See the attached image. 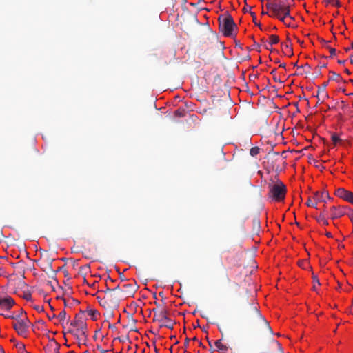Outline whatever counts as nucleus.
I'll list each match as a JSON object with an SVG mask.
<instances>
[{
  "label": "nucleus",
  "instance_id": "f257e3e1",
  "mask_svg": "<svg viewBox=\"0 0 353 353\" xmlns=\"http://www.w3.org/2000/svg\"><path fill=\"white\" fill-rule=\"evenodd\" d=\"M219 30L225 37H233V32L237 30V26L234 23L232 17L228 12L219 17Z\"/></svg>",
  "mask_w": 353,
  "mask_h": 353
},
{
  "label": "nucleus",
  "instance_id": "f03ea898",
  "mask_svg": "<svg viewBox=\"0 0 353 353\" xmlns=\"http://www.w3.org/2000/svg\"><path fill=\"white\" fill-rule=\"evenodd\" d=\"M70 325L76 328L77 332L75 334L77 339H87V324L83 318V312L81 311V313L76 314L74 319L70 323Z\"/></svg>",
  "mask_w": 353,
  "mask_h": 353
},
{
  "label": "nucleus",
  "instance_id": "7ed1b4c3",
  "mask_svg": "<svg viewBox=\"0 0 353 353\" xmlns=\"http://www.w3.org/2000/svg\"><path fill=\"white\" fill-rule=\"evenodd\" d=\"M285 194L286 187L281 181L269 185V195L276 201H283Z\"/></svg>",
  "mask_w": 353,
  "mask_h": 353
},
{
  "label": "nucleus",
  "instance_id": "20e7f679",
  "mask_svg": "<svg viewBox=\"0 0 353 353\" xmlns=\"http://www.w3.org/2000/svg\"><path fill=\"white\" fill-rule=\"evenodd\" d=\"M243 312L244 316L249 320H252L254 318H259L261 319L267 325H268L266 320L261 316L259 310H258L256 303H248L243 307ZM268 326L270 330L272 332L271 327L269 325Z\"/></svg>",
  "mask_w": 353,
  "mask_h": 353
},
{
  "label": "nucleus",
  "instance_id": "39448f33",
  "mask_svg": "<svg viewBox=\"0 0 353 353\" xmlns=\"http://www.w3.org/2000/svg\"><path fill=\"white\" fill-rule=\"evenodd\" d=\"M7 318L14 319L16 321L13 323V327L17 332L21 336H25L28 330V320L27 319H22L19 318V314L13 316H6Z\"/></svg>",
  "mask_w": 353,
  "mask_h": 353
},
{
  "label": "nucleus",
  "instance_id": "423d86ee",
  "mask_svg": "<svg viewBox=\"0 0 353 353\" xmlns=\"http://www.w3.org/2000/svg\"><path fill=\"white\" fill-rule=\"evenodd\" d=\"M15 304L14 300L10 296L0 294V314L5 315L3 310H9Z\"/></svg>",
  "mask_w": 353,
  "mask_h": 353
},
{
  "label": "nucleus",
  "instance_id": "0eeeda50",
  "mask_svg": "<svg viewBox=\"0 0 353 353\" xmlns=\"http://www.w3.org/2000/svg\"><path fill=\"white\" fill-rule=\"evenodd\" d=\"M335 195L352 204H353V192L343 188H339L335 190Z\"/></svg>",
  "mask_w": 353,
  "mask_h": 353
},
{
  "label": "nucleus",
  "instance_id": "6e6552de",
  "mask_svg": "<svg viewBox=\"0 0 353 353\" xmlns=\"http://www.w3.org/2000/svg\"><path fill=\"white\" fill-rule=\"evenodd\" d=\"M105 298L108 301V303H111L113 306L117 307L119 305L120 296L119 294H116L114 291H104Z\"/></svg>",
  "mask_w": 353,
  "mask_h": 353
},
{
  "label": "nucleus",
  "instance_id": "1a4fd4ad",
  "mask_svg": "<svg viewBox=\"0 0 353 353\" xmlns=\"http://www.w3.org/2000/svg\"><path fill=\"white\" fill-rule=\"evenodd\" d=\"M278 13H281L285 17H288L290 21H294V17L290 15V7L288 5H285L281 1L279 3L278 10L276 12V15H278Z\"/></svg>",
  "mask_w": 353,
  "mask_h": 353
},
{
  "label": "nucleus",
  "instance_id": "9d476101",
  "mask_svg": "<svg viewBox=\"0 0 353 353\" xmlns=\"http://www.w3.org/2000/svg\"><path fill=\"white\" fill-rule=\"evenodd\" d=\"M122 289V294L125 296H132L137 290V286L135 283L123 284Z\"/></svg>",
  "mask_w": 353,
  "mask_h": 353
},
{
  "label": "nucleus",
  "instance_id": "9b49d317",
  "mask_svg": "<svg viewBox=\"0 0 353 353\" xmlns=\"http://www.w3.org/2000/svg\"><path fill=\"white\" fill-rule=\"evenodd\" d=\"M345 208H341L339 206H332L330 208L331 218L332 219H335L343 216V215L347 213L345 211Z\"/></svg>",
  "mask_w": 353,
  "mask_h": 353
},
{
  "label": "nucleus",
  "instance_id": "f8f14e48",
  "mask_svg": "<svg viewBox=\"0 0 353 353\" xmlns=\"http://www.w3.org/2000/svg\"><path fill=\"white\" fill-rule=\"evenodd\" d=\"M168 316V311L165 308L158 310V313L155 314L153 318L154 321L162 323Z\"/></svg>",
  "mask_w": 353,
  "mask_h": 353
},
{
  "label": "nucleus",
  "instance_id": "ddd939ff",
  "mask_svg": "<svg viewBox=\"0 0 353 353\" xmlns=\"http://www.w3.org/2000/svg\"><path fill=\"white\" fill-rule=\"evenodd\" d=\"M328 85V81L324 82L322 85V87L319 88L318 89V93L316 95V97H319V95H321L322 97V101L323 102L325 99H327L329 97L328 94L325 92V88Z\"/></svg>",
  "mask_w": 353,
  "mask_h": 353
},
{
  "label": "nucleus",
  "instance_id": "4468645a",
  "mask_svg": "<svg viewBox=\"0 0 353 353\" xmlns=\"http://www.w3.org/2000/svg\"><path fill=\"white\" fill-rule=\"evenodd\" d=\"M279 1L277 0H273L272 1H268L266 3L267 8L270 9L272 12L271 14H274V15H276V12H277L279 8Z\"/></svg>",
  "mask_w": 353,
  "mask_h": 353
},
{
  "label": "nucleus",
  "instance_id": "2eb2a0df",
  "mask_svg": "<svg viewBox=\"0 0 353 353\" xmlns=\"http://www.w3.org/2000/svg\"><path fill=\"white\" fill-rule=\"evenodd\" d=\"M252 228L253 234H258L261 230V223L258 217L252 219Z\"/></svg>",
  "mask_w": 353,
  "mask_h": 353
},
{
  "label": "nucleus",
  "instance_id": "dca6fc26",
  "mask_svg": "<svg viewBox=\"0 0 353 353\" xmlns=\"http://www.w3.org/2000/svg\"><path fill=\"white\" fill-rule=\"evenodd\" d=\"M270 16L272 17L277 18L278 19H279L281 22H283L288 27H292L293 26L292 23H288L289 18L284 17L281 13H278V15H274V14H270Z\"/></svg>",
  "mask_w": 353,
  "mask_h": 353
},
{
  "label": "nucleus",
  "instance_id": "f3484780",
  "mask_svg": "<svg viewBox=\"0 0 353 353\" xmlns=\"http://www.w3.org/2000/svg\"><path fill=\"white\" fill-rule=\"evenodd\" d=\"M325 197H327V198L330 199V196H329V194H328L327 192H323L321 193H319V192H316L315 194H314V199L316 201L325 202V201L324 199Z\"/></svg>",
  "mask_w": 353,
  "mask_h": 353
},
{
  "label": "nucleus",
  "instance_id": "a211bd4d",
  "mask_svg": "<svg viewBox=\"0 0 353 353\" xmlns=\"http://www.w3.org/2000/svg\"><path fill=\"white\" fill-rule=\"evenodd\" d=\"M174 324V322L168 316L165 320L161 323L160 327H165L168 329L172 330Z\"/></svg>",
  "mask_w": 353,
  "mask_h": 353
},
{
  "label": "nucleus",
  "instance_id": "6ab92c4d",
  "mask_svg": "<svg viewBox=\"0 0 353 353\" xmlns=\"http://www.w3.org/2000/svg\"><path fill=\"white\" fill-rule=\"evenodd\" d=\"M214 345L220 351L226 352L228 350V347L226 345L222 344L221 339L216 341L214 342Z\"/></svg>",
  "mask_w": 353,
  "mask_h": 353
},
{
  "label": "nucleus",
  "instance_id": "aec40b11",
  "mask_svg": "<svg viewBox=\"0 0 353 353\" xmlns=\"http://www.w3.org/2000/svg\"><path fill=\"white\" fill-rule=\"evenodd\" d=\"M281 46L292 54V43L290 39H288L286 42L282 43Z\"/></svg>",
  "mask_w": 353,
  "mask_h": 353
},
{
  "label": "nucleus",
  "instance_id": "412c9836",
  "mask_svg": "<svg viewBox=\"0 0 353 353\" xmlns=\"http://www.w3.org/2000/svg\"><path fill=\"white\" fill-rule=\"evenodd\" d=\"M330 74L332 75L330 77L329 81H335L336 82H339L341 81V77L340 74H336V72H332V71H330Z\"/></svg>",
  "mask_w": 353,
  "mask_h": 353
},
{
  "label": "nucleus",
  "instance_id": "4be33fe9",
  "mask_svg": "<svg viewBox=\"0 0 353 353\" xmlns=\"http://www.w3.org/2000/svg\"><path fill=\"white\" fill-rule=\"evenodd\" d=\"M316 220H317L318 222L321 223L324 225H328V221L325 219V215H324L323 213H321L319 216H318L316 218Z\"/></svg>",
  "mask_w": 353,
  "mask_h": 353
},
{
  "label": "nucleus",
  "instance_id": "5701e85b",
  "mask_svg": "<svg viewBox=\"0 0 353 353\" xmlns=\"http://www.w3.org/2000/svg\"><path fill=\"white\" fill-rule=\"evenodd\" d=\"M121 288H123V285H117L116 287L112 288L111 291H114L116 294H119V296L121 297L123 296L122 289H121Z\"/></svg>",
  "mask_w": 353,
  "mask_h": 353
},
{
  "label": "nucleus",
  "instance_id": "b1692460",
  "mask_svg": "<svg viewBox=\"0 0 353 353\" xmlns=\"http://www.w3.org/2000/svg\"><path fill=\"white\" fill-rule=\"evenodd\" d=\"M279 42V38L277 35L272 34L270 37V44L274 45Z\"/></svg>",
  "mask_w": 353,
  "mask_h": 353
},
{
  "label": "nucleus",
  "instance_id": "393cba45",
  "mask_svg": "<svg viewBox=\"0 0 353 353\" xmlns=\"http://www.w3.org/2000/svg\"><path fill=\"white\" fill-rule=\"evenodd\" d=\"M251 9H252V7L250 6V14H251V16L252 17V21L254 23L255 25L258 26L261 29V23H259L256 20V15L254 12H252L251 11Z\"/></svg>",
  "mask_w": 353,
  "mask_h": 353
},
{
  "label": "nucleus",
  "instance_id": "a878e982",
  "mask_svg": "<svg viewBox=\"0 0 353 353\" xmlns=\"http://www.w3.org/2000/svg\"><path fill=\"white\" fill-rule=\"evenodd\" d=\"M57 318L59 319V321L61 322L62 324L64 323V321L66 319V312L63 310H62L57 316Z\"/></svg>",
  "mask_w": 353,
  "mask_h": 353
},
{
  "label": "nucleus",
  "instance_id": "bb28decb",
  "mask_svg": "<svg viewBox=\"0 0 353 353\" xmlns=\"http://www.w3.org/2000/svg\"><path fill=\"white\" fill-rule=\"evenodd\" d=\"M16 347L17 348V350H19V352L20 353H28L26 349H25V345L23 343H18L16 344Z\"/></svg>",
  "mask_w": 353,
  "mask_h": 353
},
{
  "label": "nucleus",
  "instance_id": "cd10ccee",
  "mask_svg": "<svg viewBox=\"0 0 353 353\" xmlns=\"http://www.w3.org/2000/svg\"><path fill=\"white\" fill-rule=\"evenodd\" d=\"M186 111L185 109H178L175 111L174 114L178 117H183L185 116Z\"/></svg>",
  "mask_w": 353,
  "mask_h": 353
},
{
  "label": "nucleus",
  "instance_id": "c85d7f7f",
  "mask_svg": "<svg viewBox=\"0 0 353 353\" xmlns=\"http://www.w3.org/2000/svg\"><path fill=\"white\" fill-rule=\"evenodd\" d=\"M260 152V149L259 147H252L250 150V154L252 157L256 156Z\"/></svg>",
  "mask_w": 353,
  "mask_h": 353
},
{
  "label": "nucleus",
  "instance_id": "c756f323",
  "mask_svg": "<svg viewBox=\"0 0 353 353\" xmlns=\"http://www.w3.org/2000/svg\"><path fill=\"white\" fill-rule=\"evenodd\" d=\"M331 139L334 143V145H336L338 143L341 141V139L336 134H332L331 136Z\"/></svg>",
  "mask_w": 353,
  "mask_h": 353
},
{
  "label": "nucleus",
  "instance_id": "7c9ffc66",
  "mask_svg": "<svg viewBox=\"0 0 353 353\" xmlns=\"http://www.w3.org/2000/svg\"><path fill=\"white\" fill-rule=\"evenodd\" d=\"M99 304L103 307H110V303H108V301L106 300V299L104 297L103 299H101L99 301Z\"/></svg>",
  "mask_w": 353,
  "mask_h": 353
},
{
  "label": "nucleus",
  "instance_id": "2f4dec72",
  "mask_svg": "<svg viewBox=\"0 0 353 353\" xmlns=\"http://www.w3.org/2000/svg\"><path fill=\"white\" fill-rule=\"evenodd\" d=\"M326 6L332 4L333 6H339V1L338 0H325Z\"/></svg>",
  "mask_w": 353,
  "mask_h": 353
},
{
  "label": "nucleus",
  "instance_id": "473e14b6",
  "mask_svg": "<svg viewBox=\"0 0 353 353\" xmlns=\"http://www.w3.org/2000/svg\"><path fill=\"white\" fill-rule=\"evenodd\" d=\"M50 345L51 346H54V350H55V352L56 353L59 352V350L60 345H59V344L58 343H57L54 340H52L51 343H50Z\"/></svg>",
  "mask_w": 353,
  "mask_h": 353
},
{
  "label": "nucleus",
  "instance_id": "72a5a7b5",
  "mask_svg": "<svg viewBox=\"0 0 353 353\" xmlns=\"http://www.w3.org/2000/svg\"><path fill=\"white\" fill-rule=\"evenodd\" d=\"M89 316H90L94 320L96 319V315L98 314V312L95 310H90L88 312Z\"/></svg>",
  "mask_w": 353,
  "mask_h": 353
},
{
  "label": "nucleus",
  "instance_id": "f704fd0d",
  "mask_svg": "<svg viewBox=\"0 0 353 353\" xmlns=\"http://www.w3.org/2000/svg\"><path fill=\"white\" fill-rule=\"evenodd\" d=\"M306 205L308 206V207H314L316 208V203H313L311 201V199L309 198L307 201V203H306Z\"/></svg>",
  "mask_w": 353,
  "mask_h": 353
},
{
  "label": "nucleus",
  "instance_id": "c9c22d12",
  "mask_svg": "<svg viewBox=\"0 0 353 353\" xmlns=\"http://www.w3.org/2000/svg\"><path fill=\"white\" fill-rule=\"evenodd\" d=\"M312 279H313V282L314 283H316L317 285H320L321 283L319 282V280L317 277V276L316 274H314V273H312Z\"/></svg>",
  "mask_w": 353,
  "mask_h": 353
},
{
  "label": "nucleus",
  "instance_id": "e433bc0d",
  "mask_svg": "<svg viewBox=\"0 0 353 353\" xmlns=\"http://www.w3.org/2000/svg\"><path fill=\"white\" fill-rule=\"evenodd\" d=\"M34 308L39 312H42L44 311V308L42 305H35Z\"/></svg>",
  "mask_w": 353,
  "mask_h": 353
},
{
  "label": "nucleus",
  "instance_id": "4c0bfd02",
  "mask_svg": "<svg viewBox=\"0 0 353 353\" xmlns=\"http://www.w3.org/2000/svg\"><path fill=\"white\" fill-rule=\"evenodd\" d=\"M327 48L329 50L331 56H333V55L335 54V53H336V49L335 48H331L330 46H327Z\"/></svg>",
  "mask_w": 353,
  "mask_h": 353
},
{
  "label": "nucleus",
  "instance_id": "58836bf2",
  "mask_svg": "<svg viewBox=\"0 0 353 353\" xmlns=\"http://www.w3.org/2000/svg\"><path fill=\"white\" fill-rule=\"evenodd\" d=\"M320 41H321V43H322V45H323V47H325V48H327V46H328V43H329L330 41H326V40H325V39H321V40H320Z\"/></svg>",
  "mask_w": 353,
  "mask_h": 353
},
{
  "label": "nucleus",
  "instance_id": "ea45409f",
  "mask_svg": "<svg viewBox=\"0 0 353 353\" xmlns=\"http://www.w3.org/2000/svg\"><path fill=\"white\" fill-rule=\"evenodd\" d=\"M243 12L244 13H246V12H250V7L247 8V7H244L243 8Z\"/></svg>",
  "mask_w": 353,
  "mask_h": 353
},
{
  "label": "nucleus",
  "instance_id": "a19ab883",
  "mask_svg": "<svg viewBox=\"0 0 353 353\" xmlns=\"http://www.w3.org/2000/svg\"><path fill=\"white\" fill-rule=\"evenodd\" d=\"M274 344L276 345V347H278V349H279V350H281V344H280L279 342H277V341H274Z\"/></svg>",
  "mask_w": 353,
  "mask_h": 353
},
{
  "label": "nucleus",
  "instance_id": "79ce46f5",
  "mask_svg": "<svg viewBox=\"0 0 353 353\" xmlns=\"http://www.w3.org/2000/svg\"><path fill=\"white\" fill-rule=\"evenodd\" d=\"M190 340V339L189 338H186V339H185L184 345H185V347H187V346L188 345Z\"/></svg>",
  "mask_w": 353,
  "mask_h": 353
},
{
  "label": "nucleus",
  "instance_id": "37998d69",
  "mask_svg": "<svg viewBox=\"0 0 353 353\" xmlns=\"http://www.w3.org/2000/svg\"><path fill=\"white\" fill-rule=\"evenodd\" d=\"M301 68H308V69H310V68H311V66H310L308 63H306V64H305L304 65H302Z\"/></svg>",
  "mask_w": 353,
  "mask_h": 353
},
{
  "label": "nucleus",
  "instance_id": "c03bdc74",
  "mask_svg": "<svg viewBox=\"0 0 353 353\" xmlns=\"http://www.w3.org/2000/svg\"><path fill=\"white\" fill-rule=\"evenodd\" d=\"M24 298L26 299V300H29L31 299V294H26L24 296Z\"/></svg>",
  "mask_w": 353,
  "mask_h": 353
},
{
  "label": "nucleus",
  "instance_id": "a18cd8bd",
  "mask_svg": "<svg viewBox=\"0 0 353 353\" xmlns=\"http://www.w3.org/2000/svg\"><path fill=\"white\" fill-rule=\"evenodd\" d=\"M154 304L157 305V308H159V309H162L163 308L161 307V305L159 303L154 302Z\"/></svg>",
  "mask_w": 353,
  "mask_h": 353
},
{
  "label": "nucleus",
  "instance_id": "49530a36",
  "mask_svg": "<svg viewBox=\"0 0 353 353\" xmlns=\"http://www.w3.org/2000/svg\"><path fill=\"white\" fill-rule=\"evenodd\" d=\"M206 339H207V341H208V343L209 346H210V347H212V341H210V340H209V339H208V337H206Z\"/></svg>",
  "mask_w": 353,
  "mask_h": 353
},
{
  "label": "nucleus",
  "instance_id": "de8ad7c7",
  "mask_svg": "<svg viewBox=\"0 0 353 353\" xmlns=\"http://www.w3.org/2000/svg\"><path fill=\"white\" fill-rule=\"evenodd\" d=\"M316 69H317V71H316V75L314 77H316L317 75H319L321 73V69L319 68H316Z\"/></svg>",
  "mask_w": 353,
  "mask_h": 353
},
{
  "label": "nucleus",
  "instance_id": "09e8293b",
  "mask_svg": "<svg viewBox=\"0 0 353 353\" xmlns=\"http://www.w3.org/2000/svg\"><path fill=\"white\" fill-rule=\"evenodd\" d=\"M161 309L159 308H153L152 312H154L155 314L158 313V310H160Z\"/></svg>",
  "mask_w": 353,
  "mask_h": 353
},
{
  "label": "nucleus",
  "instance_id": "8fccbe9b",
  "mask_svg": "<svg viewBox=\"0 0 353 353\" xmlns=\"http://www.w3.org/2000/svg\"><path fill=\"white\" fill-rule=\"evenodd\" d=\"M345 60H338V63H339V64H344V63H345Z\"/></svg>",
  "mask_w": 353,
  "mask_h": 353
},
{
  "label": "nucleus",
  "instance_id": "3c124183",
  "mask_svg": "<svg viewBox=\"0 0 353 353\" xmlns=\"http://www.w3.org/2000/svg\"><path fill=\"white\" fill-rule=\"evenodd\" d=\"M55 317H56V315H55V314H52V316H48V319H49L50 320H51V319H54V318H55Z\"/></svg>",
  "mask_w": 353,
  "mask_h": 353
},
{
  "label": "nucleus",
  "instance_id": "603ef678",
  "mask_svg": "<svg viewBox=\"0 0 353 353\" xmlns=\"http://www.w3.org/2000/svg\"><path fill=\"white\" fill-rule=\"evenodd\" d=\"M325 235L327 236V237H332V235L330 232H326Z\"/></svg>",
  "mask_w": 353,
  "mask_h": 353
},
{
  "label": "nucleus",
  "instance_id": "864d4df0",
  "mask_svg": "<svg viewBox=\"0 0 353 353\" xmlns=\"http://www.w3.org/2000/svg\"><path fill=\"white\" fill-rule=\"evenodd\" d=\"M350 63H351L352 64H353V54H352V55L350 56Z\"/></svg>",
  "mask_w": 353,
  "mask_h": 353
},
{
  "label": "nucleus",
  "instance_id": "5fc2aeb1",
  "mask_svg": "<svg viewBox=\"0 0 353 353\" xmlns=\"http://www.w3.org/2000/svg\"><path fill=\"white\" fill-rule=\"evenodd\" d=\"M0 353H5V351L1 346H0Z\"/></svg>",
  "mask_w": 353,
  "mask_h": 353
},
{
  "label": "nucleus",
  "instance_id": "6e6d98bb",
  "mask_svg": "<svg viewBox=\"0 0 353 353\" xmlns=\"http://www.w3.org/2000/svg\"><path fill=\"white\" fill-rule=\"evenodd\" d=\"M108 327L110 328V329H113V328H114V326L113 325L109 323Z\"/></svg>",
  "mask_w": 353,
  "mask_h": 353
},
{
  "label": "nucleus",
  "instance_id": "4d7b16f0",
  "mask_svg": "<svg viewBox=\"0 0 353 353\" xmlns=\"http://www.w3.org/2000/svg\"><path fill=\"white\" fill-rule=\"evenodd\" d=\"M279 67L285 68V63L280 64Z\"/></svg>",
  "mask_w": 353,
  "mask_h": 353
},
{
  "label": "nucleus",
  "instance_id": "13d9d810",
  "mask_svg": "<svg viewBox=\"0 0 353 353\" xmlns=\"http://www.w3.org/2000/svg\"><path fill=\"white\" fill-rule=\"evenodd\" d=\"M326 65H327L326 64H323V65H321V66H318L317 68H319L321 69V68H325V67H326Z\"/></svg>",
  "mask_w": 353,
  "mask_h": 353
},
{
  "label": "nucleus",
  "instance_id": "bf43d9fd",
  "mask_svg": "<svg viewBox=\"0 0 353 353\" xmlns=\"http://www.w3.org/2000/svg\"><path fill=\"white\" fill-rule=\"evenodd\" d=\"M199 346L202 347L203 348H205V346L203 345L201 341L199 342Z\"/></svg>",
  "mask_w": 353,
  "mask_h": 353
},
{
  "label": "nucleus",
  "instance_id": "052dcab7",
  "mask_svg": "<svg viewBox=\"0 0 353 353\" xmlns=\"http://www.w3.org/2000/svg\"><path fill=\"white\" fill-rule=\"evenodd\" d=\"M154 352H155V353H159V350L155 346H154Z\"/></svg>",
  "mask_w": 353,
  "mask_h": 353
},
{
  "label": "nucleus",
  "instance_id": "680f3d73",
  "mask_svg": "<svg viewBox=\"0 0 353 353\" xmlns=\"http://www.w3.org/2000/svg\"><path fill=\"white\" fill-rule=\"evenodd\" d=\"M111 290H112V288H110L108 286H107L106 290L105 291H109Z\"/></svg>",
  "mask_w": 353,
  "mask_h": 353
},
{
  "label": "nucleus",
  "instance_id": "e2e57ef3",
  "mask_svg": "<svg viewBox=\"0 0 353 353\" xmlns=\"http://www.w3.org/2000/svg\"><path fill=\"white\" fill-rule=\"evenodd\" d=\"M268 14V12H265V11H263V10L262 11V14Z\"/></svg>",
  "mask_w": 353,
  "mask_h": 353
},
{
  "label": "nucleus",
  "instance_id": "0e129e2a",
  "mask_svg": "<svg viewBox=\"0 0 353 353\" xmlns=\"http://www.w3.org/2000/svg\"><path fill=\"white\" fill-rule=\"evenodd\" d=\"M254 47L259 48V45L258 43H256V42H254Z\"/></svg>",
  "mask_w": 353,
  "mask_h": 353
},
{
  "label": "nucleus",
  "instance_id": "69168bd1",
  "mask_svg": "<svg viewBox=\"0 0 353 353\" xmlns=\"http://www.w3.org/2000/svg\"><path fill=\"white\" fill-rule=\"evenodd\" d=\"M83 268H90V265H86L85 266L83 267Z\"/></svg>",
  "mask_w": 353,
  "mask_h": 353
},
{
  "label": "nucleus",
  "instance_id": "338daca9",
  "mask_svg": "<svg viewBox=\"0 0 353 353\" xmlns=\"http://www.w3.org/2000/svg\"><path fill=\"white\" fill-rule=\"evenodd\" d=\"M350 48H345V51H346V52L350 51Z\"/></svg>",
  "mask_w": 353,
  "mask_h": 353
},
{
  "label": "nucleus",
  "instance_id": "774afa93",
  "mask_svg": "<svg viewBox=\"0 0 353 353\" xmlns=\"http://www.w3.org/2000/svg\"><path fill=\"white\" fill-rule=\"evenodd\" d=\"M345 71V72H347V74H349V73H350V71H349V70H347V69H346Z\"/></svg>",
  "mask_w": 353,
  "mask_h": 353
}]
</instances>
